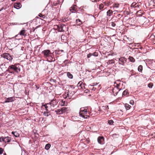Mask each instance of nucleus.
Masks as SVG:
<instances>
[{
	"label": "nucleus",
	"instance_id": "2eb2a0df",
	"mask_svg": "<svg viewBox=\"0 0 155 155\" xmlns=\"http://www.w3.org/2000/svg\"><path fill=\"white\" fill-rule=\"evenodd\" d=\"M12 133L16 137H18L19 136V134L16 132L12 131Z\"/></svg>",
	"mask_w": 155,
	"mask_h": 155
},
{
	"label": "nucleus",
	"instance_id": "7c9ffc66",
	"mask_svg": "<svg viewBox=\"0 0 155 155\" xmlns=\"http://www.w3.org/2000/svg\"><path fill=\"white\" fill-rule=\"evenodd\" d=\"M38 16L43 18H45V15H43L41 14H39L38 15Z\"/></svg>",
	"mask_w": 155,
	"mask_h": 155
},
{
	"label": "nucleus",
	"instance_id": "f03ea898",
	"mask_svg": "<svg viewBox=\"0 0 155 155\" xmlns=\"http://www.w3.org/2000/svg\"><path fill=\"white\" fill-rule=\"evenodd\" d=\"M12 70H14L17 72H18L20 71V69L19 68L17 67L15 64L9 66L8 69V71L11 73H13L12 71H11Z\"/></svg>",
	"mask_w": 155,
	"mask_h": 155
},
{
	"label": "nucleus",
	"instance_id": "f704fd0d",
	"mask_svg": "<svg viewBox=\"0 0 155 155\" xmlns=\"http://www.w3.org/2000/svg\"><path fill=\"white\" fill-rule=\"evenodd\" d=\"M3 150L2 148H0V154H1L3 153Z\"/></svg>",
	"mask_w": 155,
	"mask_h": 155
},
{
	"label": "nucleus",
	"instance_id": "4468645a",
	"mask_svg": "<svg viewBox=\"0 0 155 155\" xmlns=\"http://www.w3.org/2000/svg\"><path fill=\"white\" fill-rule=\"evenodd\" d=\"M76 23L77 25H80L82 23L81 21L79 19L76 20Z\"/></svg>",
	"mask_w": 155,
	"mask_h": 155
},
{
	"label": "nucleus",
	"instance_id": "58836bf2",
	"mask_svg": "<svg viewBox=\"0 0 155 155\" xmlns=\"http://www.w3.org/2000/svg\"><path fill=\"white\" fill-rule=\"evenodd\" d=\"M43 106L45 107V108H46V110H48V109H47V108H48V107L47 106V105L46 104H44V105H43Z\"/></svg>",
	"mask_w": 155,
	"mask_h": 155
},
{
	"label": "nucleus",
	"instance_id": "c85d7f7f",
	"mask_svg": "<svg viewBox=\"0 0 155 155\" xmlns=\"http://www.w3.org/2000/svg\"><path fill=\"white\" fill-rule=\"evenodd\" d=\"M108 122L109 124L110 125L114 123L113 120H109Z\"/></svg>",
	"mask_w": 155,
	"mask_h": 155
},
{
	"label": "nucleus",
	"instance_id": "c756f323",
	"mask_svg": "<svg viewBox=\"0 0 155 155\" xmlns=\"http://www.w3.org/2000/svg\"><path fill=\"white\" fill-rule=\"evenodd\" d=\"M4 141H5L4 137H0V141L1 142H4Z\"/></svg>",
	"mask_w": 155,
	"mask_h": 155
},
{
	"label": "nucleus",
	"instance_id": "f3484780",
	"mask_svg": "<svg viewBox=\"0 0 155 155\" xmlns=\"http://www.w3.org/2000/svg\"><path fill=\"white\" fill-rule=\"evenodd\" d=\"M128 59L130 61L133 62H134L135 61L133 57L131 56H129Z\"/></svg>",
	"mask_w": 155,
	"mask_h": 155
},
{
	"label": "nucleus",
	"instance_id": "a18cd8bd",
	"mask_svg": "<svg viewBox=\"0 0 155 155\" xmlns=\"http://www.w3.org/2000/svg\"><path fill=\"white\" fill-rule=\"evenodd\" d=\"M4 155H6V154L5 153L4 154Z\"/></svg>",
	"mask_w": 155,
	"mask_h": 155
},
{
	"label": "nucleus",
	"instance_id": "39448f33",
	"mask_svg": "<svg viewBox=\"0 0 155 155\" xmlns=\"http://www.w3.org/2000/svg\"><path fill=\"white\" fill-rule=\"evenodd\" d=\"M42 53L44 54L45 57L51 56V53L49 50H45L42 51Z\"/></svg>",
	"mask_w": 155,
	"mask_h": 155
},
{
	"label": "nucleus",
	"instance_id": "20e7f679",
	"mask_svg": "<svg viewBox=\"0 0 155 155\" xmlns=\"http://www.w3.org/2000/svg\"><path fill=\"white\" fill-rule=\"evenodd\" d=\"M1 57L8 60H9L10 61H12V58L10 55L7 53H5L2 54Z\"/></svg>",
	"mask_w": 155,
	"mask_h": 155
},
{
	"label": "nucleus",
	"instance_id": "7ed1b4c3",
	"mask_svg": "<svg viewBox=\"0 0 155 155\" xmlns=\"http://www.w3.org/2000/svg\"><path fill=\"white\" fill-rule=\"evenodd\" d=\"M120 84H116V85L113 89V92L114 93V95H117V93L120 91V89L119 88Z\"/></svg>",
	"mask_w": 155,
	"mask_h": 155
},
{
	"label": "nucleus",
	"instance_id": "a211bd4d",
	"mask_svg": "<svg viewBox=\"0 0 155 155\" xmlns=\"http://www.w3.org/2000/svg\"><path fill=\"white\" fill-rule=\"evenodd\" d=\"M67 75L68 77L72 79L73 78V75H72L69 72H68L67 73Z\"/></svg>",
	"mask_w": 155,
	"mask_h": 155
},
{
	"label": "nucleus",
	"instance_id": "393cba45",
	"mask_svg": "<svg viewBox=\"0 0 155 155\" xmlns=\"http://www.w3.org/2000/svg\"><path fill=\"white\" fill-rule=\"evenodd\" d=\"M127 93H128V91L127 90H125L123 92V95H127Z\"/></svg>",
	"mask_w": 155,
	"mask_h": 155
},
{
	"label": "nucleus",
	"instance_id": "e433bc0d",
	"mask_svg": "<svg viewBox=\"0 0 155 155\" xmlns=\"http://www.w3.org/2000/svg\"><path fill=\"white\" fill-rule=\"evenodd\" d=\"M92 53H89V54L87 55V57L88 58H89L92 55Z\"/></svg>",
	"mask_w": 155,
	"mask_h": 155
},
{
	"label": "nucleus",
	"instance_id": "6ab92c4d",
	"mask_svg": "<svg viewBox=\"0 0 155 155\" xmlns=\"http://www.w3.org/2000/svg\"><path fill=\"white\" fill-rule=\"evenodd\" d=\"M25 31L24 30H21L20 32H19V34L20 35H25Z\"/></svg>",
	"mask_w": 155,
	"mask_h": 155
},
{
	"label": "nucleus",
	"instance_id": "bb28decb",
	"mask_svg": "<svg viewBox=\"0 0 155 155\" xmlns=\"http://www.w3.org/2000/svg\"><path fill=\"white\" fill-rule=\"evenodd\" d=\"M57 113H58L59 114H62V113H61L62 111V110L61 108L60 109H58L57 110Z\"/></svg>",
	"mask_w": 155,
	"mask_h": 155
},
{
	"label": "nucleus",
	"instance_id": "37998d69",
	"mask_svg": "<svg viewBox=\"0 0 155 155\" xmlns=\"http://www.w3.org/2000/svg\"><path fill=\"white\" fill-rule=\"evenodd\" d=\"M114 7H117V8L118 7V5H116V6H114Z\"/></svg>",
	"mask_w": 155,
	"mask_h": 155
},
{
	"label": "nucleus",
	"instance_id": "72a5a7b5",
	"mask_svg": "<svg viewBox=\"0 0 155 155\" xmlns=\"http://www.w3.org/2000/svg\"><path fill=\"white\" fill-rule=\"evenodd\" d=\"M111 25L112 27H114L115 26L116 24L114 22H112L111 23Z\"/></svg>",
	"mask_w": 155,
	"mask_h": 155
},
{
	"label": "nucleus",
	"instance_id": "412c9836",
	"mask_svg": "<svg viewBox=\"0 0 155 155\" xmlns=\"http://www.w3.org/2000/svg\"><path fill=\"white\" fill-rule=\"evenodd\" d=\"M51 147V145L50 144H46L45 146V148L47 150H48V149H49Z\"/></svg>",
	"mask_w": 155,
	"mask_h": 155
},
{
	"label": "nucleus",
	"instance_id": "423d86ee",
	"mask_svg": "<svg viewBox=\"0 0 155 155\" xmlns=\"http://www.w3.org/2000/svg\"><path fill=\"white\" fill-rule=\"evenodd\" d=\"M65 26V25H56L55 26V28H56L57 30L58 31L63 32L64 31L63 28Z\"/></svg>",
	"mask_w": 155,
	"mask_h": 155
},
{
	"label": "nucleus",
	"instance_id": "6e6552de",
	"mask_svg": "<svg viewBox=\"0 0 155 155\" xmlns=\"http://www.w3.org/2000/svg\"><path fill=\"white\" fill-rule=\"evenodd\" d=\"M98 142L101 144H103L104 143V139L103 137H99L97 138Z\"/></svg>",
	"mask_w": 155,
	"mask_h": 155
},
{
	"label": "nucleus",
	"instance_id": "aec40b11",
	"mask_svg": "<svg viewBox=\"0 0 155 155\" xmlns=\"http://www.w3.org/2000/svg\"><path fill=\"white\" fill-rule=\"evenodd\" d=\"M125 107L126 108V109L127 110H129L130 107V105H129L128 104H126L125 105Z\"/></svg>",
	"mask_w": 155,
	"mask_h": 155
},
{
	"label": "nucleus",
	"instance_id": "473e14b6",
	"mask_svg": "<svg viewBox=\"0 0 155 155\" xmlns=\"http://www.w3.org/2000/svg\"><path fill=\"white\" fill-rule=\"evenodd\" d=\"M62 103H63V104H62V105L65 106V105H67V102H66L65 101H63L62 100Z\"/></svg>",
	"mask_w": 155,
	"mask_h": 155
},
{
	"label": "nucleus",
	"instance_id": "dca6fc26",
	"mask_svg": "<svg viewBox=\"0 0 155 155\" xmlns=\"http://www.w3.org/2000/svg\"><path fill=\"white\" fill-rule=\"evenodd\" d=\"M76 5H74L73 6H72L70 8V10L71 12H73L72 10L73 11H75L76 8H75Z\"/></svg>",
	"mask_w": 155,
	"mask_h": 155
},
{
	"label": "nucleus",
	"instance_id": "0eeeda50",
	"mask_svg": "<svg viewBox=\"0 0 155 155\" xmlns=\"http://www.w3.org/2000/svg\"><path fill=\"white\" fill-rule=\"evenodd\" d=\"M127 59L123 57L120 58L119 59V64H120L124 65V63L126 62Z\"/></svg>",
	"mask_w": 155,
	"mask_h": 155
},
{
	"label": "nucleus",
	"instance_id": "2f4dec72",
	"mask_svg": "<svg viewBox=\"0 0 155 155\" xmlns=\"http://www.w3.org/2000/svg\"><path fill=\"white\" fill-rule=\"evenodd\" d=\"M92 55L94 56H97L98 55V53L96 52L92 53Z\"/></svg>",
	"mask_w": 155,
	"mask_h": 155
},
{
	"label": "nucleus",
	"instance_id": "a878e982",
	"mask_svg": "<svg viewBox=\"0 0 155 155\" xmlns=\"http://www.w3.org/2000/svg\"><path fill=\"white\" fill-rule=\"evenodd\" d=\"M153 85V84L152 83H150L148 85V87L150 88H152V87Z\"/></svg>",
	"mask_w": 155,
	"mask_h": 155
},
{
	"label": "nucleus",
	"instance_id": "5701e85b",
	"mask_svg": "<svg viewBox=\"0 0 155 155\" xmlns=\"http://www.w3.org/2000/svg\"><path fill=\"white\" fill-rule=\"evenodd\" d=\"M104 7V5L102 4H101L99 5V9L100 10H102L103 8Z\"/></svg>",
	"mask_w": 155,
	"mask_h": 155
},
{
	"label": "nucleus",
	"instance_id": "f8f14e48",
	"mask_svg": "<svg viewBox=\"0 0 155 155\" xmlns=\"http://www.w3.org/2000/svg\"><path fill=\"white\" fill-rule=\"evenodd\" d=\"M68 108L66 107H64L61 108L62 111L61 113H64L65 112L67 111L68 110Z\"/></svg>",
	"mask_w": 155,
	"mask_h": 155
},
{
	"label": "nucleus",
	"instance_id": "49530a36",
	"mask_svg": "<svg viewBox=\"0 0 155 155\" xmlns=\"http://www.w3.org/2000/svg\"><path fill=\"white\" fill-rule=\"evenodd\" d=\"M116 135V134H114L113 135H114H114Z\"/></svg>",
	"mask_w": 155,
	"mask_h": 155
},
{
	"label": "nucleus",
	"instance_id": "79ce46f5",
	"mask_svg": "<svg viewBox=\"0 0 155 155\" xmlns=\"http://www.w3.org/2000/svg\"><path fill=\"white\" fill-rule=\"evenodd\" d=\"M54 101H52L51 102V106H52V104H53V103H54Z\"/></svg>",
	"mask_w": 155,
	"mask_h": 155
},
{
	"label": "nucleus",
	"instance_id": "4be33fe9",
	"mask_svg": "<svg viewBox=\"0 0 155 155\" xmlns=\"http://www.w3.org/2000/svg\"><path fill=\"white\" fill-rule=\"evenodd\" d=\"M142 69H143L142 66L141 65H140V66H139L138 67V71H139L141 72L142 71Z\"/></svg>",
	"mask_w": 155,
	"mask_h": 155
},
{
	"label": "nucleus",
	"instance_id": "cd10ccee",
	"mask_svg": "<svg viewBox=\"0 0 155 155\" xmlns=\"http://www.w3.org/2000/svg\"><path fill=\"white\" fill-rule=\"evenodd\" d=\"M43 114L45 116H48L49 115V113L48 112H45Z\"/></svg>",
	"mask_w": 155,
	"mask_h": 155
},
{
	"label": "nucleus",
	"instance_id": "ddd939ff",
	"mask_svg": "<svg viewBox=\"0 0 155 155\" xmlns=\"http://www.w3.org/2000/svg\"><path fill=\"white\" fill-rule=\"evenodd\" d=\"M5 141L4 142H9L11 140V138L8 137H4Z\"/></svg>",
	"mask_w": 155,
	"mask_h": 155
},
{
	"label": "nucleus",
	"instance_id": "c9c22d12",
	"mask_svg": "<svg viewBox=\"0 0 155 155\" xmlns=\"http://www.w3.org/2000/svg\"><path fill=\"white\" fill-rule=\"evenodd\" d=\"M130 104L133 105L134 103V102L133 100H131L130 101Z\"/></svg>",
	"mask_w": 155,
	"mask_h": 155
},
{
	"label": "nucleus",
	"instance_id": "4c0bfd02",
	"mask_svg": "<svg viewBox=\"0 0 155 155\" xmlns=\"http://www.w3.org/2000/svg\"><path fill=\"white\" fill-rule=\"evenodd\" d=\"M17 25V23H12L10 24V25Z\"/></svg>",
	"mask_w": 155,
	"mask_h": 155
},
{
	"label": "nucleus",
	"instance_id": "1a4fd4ad",
	"mask_svg": "<svg viewBox=\"0 0 155 155\" xmlns=\"http://www.w3.org/2000/svg\"><path fill=\"white\" fill-rule=\"evenodd\" d=\"M14 98L13 97H10L6 99V100L5 101V103H8L9 102H12L14 101Z\"/></svg>",
	"mask_w": 155,
	"mask_h": 155
},
{
	"label": "nucleus",
	"instance_id": "b1692460",
	"mask_svg": "<svg viewBox=\"0 0 155 155\" xmlns=\"http://www.w3.org/2000/svg\"><path fill=\"white\" fill-rule=\"evenodd\" d=\"M108 62L109 64H113L114 63V61L113 60H109L108 61Z\"/></svg>",
	"mask_w": 155,
	"mask_h": 155
},
{
	"label": "nucleus",
	"instance_id": "ea45409f",
	"mask_svg": "<svg viewBox=\"0 0 155 155\" xmlns=\"http://www.w3.org/2000/svg\"><path fill=\"white\" fill-rule=\"evenodd\" d=\"M103 108L104 109H106L107 108L108 109V106H107V107L103 106Z\"/></svg>",
	"mask_w": 155,
	"mask_h": 155
},
{
	"label": "nucleus",
	"instance_id": "9d476101",
	"mask_svg": "<svg viewBox=\"0 0 155 155\" xmlns=\"http://www.w3.org/2000/svg\"><path fill=\"white\" fill-rule=\"evenodd\" d=\"M14 7L18 9L21 7V4L19 3H16L14 4Z\"/></svg>",
	"mask_w": 155,
	"mask_h": 155
},
{
	"label": "nucleus",
	"instance_id": "a19ab883",
	"mask_svg": "<svg viewBox=\"0 0 155 155\" xmlns=\"http://www.w3.org/2000/svg\"><path fill=\"white\" fill-rule=\"evenodd\" d=\"M136 5V4H134V3H133L132 4L131 6H133V7L135 6V7H136V6H135V5Z\"/></svg>",
	"mask_w": 155,
	"mask_h": 155
},
{
	"label": "nucleus",
	"instance_id": "c03bdc74",
	"mask_svg": "<svg viewBox=\"0 0 155 155\" xmlns=\"http://www.w3.org/2000/svg\"><path fill=\"white\" fill-rule=\"evenodd\" d=\"M2 9H3V8H2L1 10H0V11H1Z\"/></svg>",
	"mask_w": 155,
	"mask_h": 155
},
{
	"label": "nucleus",
	"instance_id": "f257e3e1",
	"mask_svg": "<svg viewBox=\"0 0 155 155\" xmlns=\"http://www.w3.org/2000/svg\"><path fill=\"white\" fill-rule=\"evenodd\" d=\"M80 115L84 118H87L89 117V113L87 109L84 108H81L80 111L79 112Z\"/></svg>",
	"mask_w": 155,
	"mask_h": 155
},
{
	"label": "nucleus",
	"instance_id": "9b49d317",
	"mask_svg": "<svg viewBox=\"0 0 155 155\" xmlns=\"http://www.w3.org/2000/svg\"><path fill=\"white\" fill-rule=\"evenodd\" d=\"M113 14V11L111 10H108L107 12V16H110Z\"/></svg>",
	"mask_w": 155,
	"mask_h": 155
}]
</instances>
